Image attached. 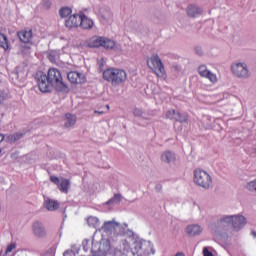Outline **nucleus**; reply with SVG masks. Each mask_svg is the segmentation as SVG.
<instances>
[{
    "instance_id": "1",
    "label": "nucleus",
    "mask_w": 256,
    "mask_h": 256,
    "mask_svg": "<svg viewBox=\"0 0 256 256\" xmlns=\"http://www.w3.org/2000/svg\"><path fill=\"white\" fill-rule=\"evenodd\" d=\"M37 83L42 93H49L52 87L56 91H67V85L63 82L61 70L57 68H50L47 74L40 73L37 78Z\"/></svg>"
},
{
    "instance_id": "2",
    "label": "nucleus",
    "mask_w": 256,
    "mask_h": 256,
    "mask_svg": "<svg viewBox=\"0 0 256 256\" xmlns=\"http://www.w3.org/2000/svg\"><path fill=\"white\" fill-rule=\"evenodd\" d=\"M151 256L155 255V246L153 242L134 237L131 245L124 248L123 251H115L113 256Z\"/></svg>"
},
{
    "instance_id": "3",
    "label": "nucleus",
    "mask_w": 256,
    "mask_h": 256,
    "mask_svg": "<svg viewBox=\"0 0 256 256\" xmlns=\"http://www.w3.org/2000/svg\"><path fill=\"white\" fill-rule=\"evenodd\" d=\"M82 247L84 251H91L93 256H113L111 253V242L109 239H102L99 242L93 240L84 239L82 242Z\"/></svg>"
},
{
    "instance_id": "4",
    "label": "nucleus",
    "mask_w": 256,
    "mask_h": 256,
    "mask_svg": "<svg viewBox=\"0 0 256 256\" xmlns=\"http://www.w3.org/2000/svg\"><path fill=\"white\" fill-rule=\"evenodd\" d=\"M128 227L129 226L127 224L121 225V223L119 222L116 223V231L114 232V234L117 237H126V238L120 241L119 248H112L110 246V253L112 255L115 254V251H123L124 249H127L129 245H131V242L133 241L135 234L133 233V231L129 230Z\"/></svg>"
},
{
    "instance_id": "5",
    "label": "nucleus",
    "mask_w": 256,
    "mask_h": 256,
    "mask_svg": "<svg viewBox=\"0 0 256 256\" xmlns=\"http://www.w3.org/2000/svg\"><path fill=\"white\" fill-rule=\"evenodd\" d=\"M103 79L111 85H121L127 81V72L117 68H108L103 72Z\"/></svg>"
},
{
    "instance_id": "6",
    "label": "nucleus",
    "mask_w": 256,
    "mask_h": 256,
    "mask_svg": "<svg viewBox=\"0 0 256 256\" xmlns=\"http://www.w3.org/2000/svg\"><path fill=\"white\" fill-rule=\"evenodd\" d=\"M194 183L198 185V187H202V189H211L213 178H211V175H209L207 171L196 169L194 171Z\"/></svg>"
},
{
    "instance_id": "7",
    "label": "nucleus",
    "mask_w": 256,
    "mask_h": 256,
    "mask_svg": "<svg viewBox=\"0 0 256 256\" xmlns=\"http://www.w3.org/2000/svg\"><path fill=\"white\" fill-rule=\"evenodd\" d=\"M147 65L149 69L154 71L157 77H165V66H163V62H161V58H159V56H151L147 60Z\"/></svg>"
},
{
    "instance_id": "8",
    "label": "nucleus",
    "mask_w": 256,
    "mask_h": 256,
    "mask_svg": "<svg viewBox=\"0 0 256 256\" xmlns=\"http://www.w3.org/2000/svg\"><path fill=\"white\" fill-rule=\"evenodd\" d=\"M225 221L227 225H232L235 231H240V229H243L247 225V218L243 215L226 216Z\"/></svg>"
},
{
    "instance_id": "9",
    "label": "nucleus",
    "mask_w": 256,
    "mask_h": 256,
    "mask_svg": "<svg viewBox=\"0 0 256 256\" xmlns=\"http://www.w3.org/2000/svg\"><path fill=\"white\" fill-rule=\"evenodd\" d=\"M50 180L54 185H57L58 189L62 193H69V189H71V181L67 178H59L57 176H50Z\"/></svg>"
},
{
    "instance_id": "10",
    "label": "nucleus",
    "mask_w": 256,
    "mask_h": 256,
    "mask_svg": "<svg viewBox=\"0 0 256 256\" xmlns=\"http://www.w3.org/2000/svg\"><path fill=\"white\" fill-rule=\"evenodd\" d=\"M212 231L218 239L225 235V216L220 217L214 222Z\"/></svg>"
},
{
    "instance_id": "11",
    "label": "nucleus",
    "mask_w": 256,
    "mask_h": 256,
    "mask_svg": "<svg viewBox=\"0 0 256 256\" xmlns=\"http://www.w3.org/2000/svg\"><path fill=\"white\" fill-rule=\"evenodd\" d=\"M186 15L190 19H197L203 15V8L197 4H189L186 8Z\"/></svg>"
},
{
    "instance_id": "12",
    "label": "nucleus",
    "mask_w": 256,
    "mask_h": 256,
    "mask_svg": "<svg viewBox=\"0 0 256 256\" xmlns=\"http://www.w3.org/2000/svg\"><path fill=\"white\" fill-rule=\"evenodd\" d=\"M67 77L70 83H73L74 85H81L87 82V77H85V74L81 72H77V71L69 72Z\"/></svg>"
},
{
    "instance_id": "13",
    "label": "nucleus",
    "mask_w": 256,
    "mask_h": 256,
    "mask_svg": "<svg viewBox=\"0 0 256 256\" xmlns=\"http://www.w3.org/2000/svg\"><path fill=\"white\" fill-rule=\"evenodd\" d=\"M102 47L104 49L116 51L118 53H123V46L121 45V43L113 41V40H111L109 38H106V37H104Z\"/></svg>"
},
{
    "instance_id": "14",
    "label": "nucleus",
    "mask_w": 256,
    "mask_h": 256,
    "mask_svg": "<svg viewBox=\"0 0 256 256\" xmlns=\"http://www.w3.org/2000/svg\"><path fill=\"white\" fill-rule=\"evenodd\" d=\"M232 72L236 77H249V69L247 68V64L237 63L232 65Z\"/></svg>"
},
{
    "instance_id": "15",
    "label": "nucleus",
    "mask_w": 256,
    "mask_h": 256,
    "mask_svg": "<svg viewBox=\"0 0 256 256\" xmlns=\"http://www.w3.org/2000/svg\"><path fill=\"white\" fill-rule=\"evenodd\" d=\"M160 161L164 163V165H174V163L177 161V154H175L173 151L166 150L162 152Z\"/></svg>"
},
{
    "instance_id": "16",
    "label": "nucleus",
    "mask_w": 256,
    "mask_h": 256,
    "mask_svg": "<svg viewBox=\"0 0 256 256\" xmlns=\"http://www.w3.org/2000/svg\"><path fill=\"white\" fill-rule=\"evenodd\" d=\"M96 14L103 25H107V23H111V21H113V13H111L107 8H100L96 11Z\"/></svg>"
},
{
    "instance_id": "17",
    "label": "nucleus",
    "mask_w": 256,
    "mask_h": 256,
    "mask_svg": "<svg viewBox=\"0 0 256 256\" xmlns=\"http://www.w3.org/2000/svg\"><path fill=\"white\" fill-rule=\"evenodd\" d=\"M79 27L85 31H91L95 27V21H93L89 16L80 12V24Z\"/></svg>"
},
{
    "instance_id": "18",
    "label": "nucleus",
    "mask_w": 256,
    "mask_h": 256,
    "mask_svg": "<svg viewBox=\"0 0 256 256\" xmlns=\"http://www.w3.org/2000/svg\"><path fill=\"white\" fill-rule=\"evenodd\" d=\"M81 21V13L72 14L65 20V27L68 29H77L79 27Z\"/></svg>"
},
{
    "instance_id": "19",
    "label": "nucleus",
    "mask_w": 256,
    "mask_h": 256,
    "mask_svg": "<svg viewBox=\"0 0 256 256\" xmlns=\"http://www.w3.org/2000/svg\"><path fill=\"white\" fill-rule=\"evenodd\" d=\"M198 73L200 77H204L205 79H209L210 83H217V75L213 74L207 66L201 65L198 67Z\"/></svg>"
},
{
    "instance_id": "20",
    "label": "nucleus",
    "mask_w": 256,
    "mask_h": 256,
    "mask_svg": "<svg viewBox=\"0 0 256 256\" xmlns=\"http://www.w3.org/2000/svg\"><path fill=\"white\" fill-rule=\"evenodd\" d=\"M32 231L35 237H38V239H43L47 235V231H45V226H43V223L36 221L33 223Z\"/></svg>"
},
{
    "instance_id": "21",
    "label": "nucleus",
    "mask_w": 256,
    "mask_h": 256,
    "mask_svg": "<svg viewBox=\"0 0 256 256\" xmlns=\"http://www.w3.org/2000/svg\"><path fill=\"white\" fill-rule=\"evenodd\" d=\"M186 233L190 237H195L197 235H201L203 233V227L199 224H191L186 227Z\"/></svg>"
},
{
    "instance_id": "22",
    "label": "nucleus",
    "mask_w": 256,
    "mask_h": 256,
    "mask_svg": "<svg viewBox=\"0 0 256 256\" xmlns=\"http://www.w3.org/2000/svg\"><path fill=\"white\" fill-rule=\"evenodd\" d=\"M103 41H104V37L94 36L88 40L87 45L91 49H97L99 47H103Z\"/></svg>"
},
{
    "instance_id": "23",
    "label": "nucleus",
    "mask_w": 256,
    "mask_h": 256,
    "mask_svg": "<svg viewBox=\"0 0 256 256\" xmlns=\"http://www.w3.org/2000/svg\"><path fill=\"white\" fill-rule=\"evenodd\" d=\"M116 229H117V221L115 220L106 221L102 226V231H104V233H107V235H111L113 231L115 233Z\"/></svg>"
},
{
    "instance_id": "24",
    "label": "nucleus",
    "mask_w": 256,
    "mask_h": 256,
    "mask_svg": "<svg viewBox=\"0 0 256 256\" xmlns=\"http://www.w3.org/2000/svg\"><path fill=\"white\" fill-rule=\"evenodd\" d=\"M18 37L22 43H31L33 32L31 30H22L18 32Z\"/></svg>"
},
{
    "instance_id": "25",
    "label": "nucleus",
    "mask_w": 256,
    "mask_h": 256,
    "mask_svg": "<svg viewBox=\"0 0 256 256\" xmlns=\"http://www.w3.org/2000/svg\"><path fill=\"white\" fill-rule=\"evenodd\" d=\"M75 123H77V116L73 114H66L64 118V127L66 129H71V127H75Z\"/></svg>"
},
{
    "instance_id": "26",
    "label": "nucleus",
    "mask_w": 256,
    "mask_h": 256,
    "mask_svg": "<svg viewBox=\"0 0 256 256\" xmlns=\"http://www.w3.org/2000/svg\"><path fill=\"white\" fill-rule=\"evenodd\" d=\"M85 221L88 227H91L92 229H97L101 225V221L96 216H88Z\"/></svg>"
},
{
    "instance_id": "27",
    "label": "nucleus",
    "mask_w": 256,
    "mask_h": 256,
    "mask_svg": "<svg viewBox=\"0 0 256 256\" xmlns=\"http://www.w3.org/2000/svg\"><path fill=\"white\" fill-rule=\"evenodd\" d=\"M44 207H46L47 211H57L59 203L57 200L48 199L44 202Z\"/></svg>"
},
{
    "instance_id": "28",
    "label": "nucleus",
    "mask_w": 256,
    "mask_h": 256,
    "mask_svg": "<svg viewBox=\"0 0 256 256\" xmlns=\"http://www.w3.org/2000/svg\"><path fill=\"white\" fill-rule=\"evenodd\" d=\"M71 13H73V9L70 7H62L59 10V15L62 19H69V17H71Z\"/></svg>"
},
{
    "instance_id": "29",
    "label": "nucleus",
    "mask_w": 256,
    "mask_h": 256,
    "mask_svg": "<svg viewBox=\"0 0 256 256\" xmlns=\"http://www.w3.org/2000/svg\"><path fill=\"white\" fill-rule=\"evenodd\" d=\"M0 47L4 49V51H9V40L7 36L3 33H0Z\"/></svg>"
},
{
    "instance_id": "30",
    "label": "nucleus",
    "mask_w": 256,
    "mask_h": 256,
    "mask_svg": "<svg viewBox=\"0 0 256 256\" xmlns=\"http://www.w3.org/2000/svg\"><path fill=\"white\" fill-rule=\"evenodd\" d=\"M21 137H23V134L21 133L10 134L6 137V141L8 143H15L16 141H19Z\"/></svg>"
},
{
    "instance_id": "31",
    "label": "nucleus",
    "mask_w": 256,
    "mask_h": 256,
    "mask_svg": "<svg viewBox=\"0 0 256 256\" xmlns=\"http://www.w3.org/2000/svg\"><path fill=\"white\" fill-rule=\"evenodd\" d=\"M17 249V243L11 242L7 245L5 253L3 256H11V253Z\"/></svg>"
},
{
    "instance_id": "32",
    "label": "nucleus",
    "mask_w": 256,
    "mask_h": 256,
    "mask_svg": "<svg viewBox=\"0 0 256 256\" xmlns=\"http://www.w3.org/2000/svg\"><path fill=\"white\" fill-rule=\"evenodd\" d=\"M121 202V195L116 194L113 198L106 202V205H119Z\"/></svg>"
},
{
    "instance_id": "33",
    "label": "nucleus",
    "mask_w": 256,
    "mask_h": 256,
    "mask_svg": "<svg viewBox=\"0 0 256 256\" xmlns=\"http://www.w3.org/2000/svg\"><path fill=\"white\" fill-rule=\"evenodd\" d=\"M175 121H179L180 123H185L187 121V116L182 115L181 113L177 112L176 117H175Z\"/></svg>"
},
{
    "instance_id": "34",
    "label": "nucleus",
    "mask_w": 256,
    "mask_h": 256,
    "mask_svg": "<svg viewBox=\"0 0 256 256\" xmlns=\"http://www.w3.org/2000/svg\"><path fill=\"white\" fill-rule=\"evenodd\" d=\"M203 256H213V248L212 247H204L202 250Z\"/></svg>"
},
{
    "instance_id": "35",
    "label": "nucleus",
    "mask_w": 256,
    "mask_h": 256,
    "mask_svg": "<svg viewBox=\"0 0 256 256\" xmlns=\"http://www.w3.org/2000/svg\"><path fill=\"white\" fill-rule=\"evenodd\" d=\"M165 117L166 119H175L177 117V112H175V110H168Z\"/></svg>"
},
{
    "instance_id": "36",
    "label": "nucleus",
    "mask_w": 256,
    "mask_h": 256,
    "mask_svg": "<svg viewBox=\"0 0 256 256\" xmlns=\"http://www.w3.org/2000/svg\"><path fill=\"white\" fill-rule=\"evenodd\" d=\"M59 59V55H57V52H52L49 54V60L51 63H57V60Z\"/></svg>"
},
{
    "instance_id": "37",
    "label": "nucleus",
    "mask_w": 256,
    "mask_h": 256,
    "mask_svg": "<svg viewBox=\"0 0 256 256\" xmlns=\"http://www.w3.org/2000/svg\"><path fill=\"white\" fill-rule=\"evenodd\" d=\"M248 191H256V179L247 184Z\"/></svg>"
},
{
    "instance_id": "38",
    "label": "nucleus",
    "mask_w": 256,
    "mask_h": 256,
    "mask_svg": "<svg viewBox=\"0 0 256 256\" xmlns=\"http://www.w3.org/2000/svg\"><path fill=\"white\" fill-rule=\"evenodd\" d=\"M11 79H17L20 82L25 81V77H23V76L20 77L19 73H17V72H14L11 74Z\"/></svg>"
},
{
    "instance_id": "39",
    "label": "nucleus",
    "mask_w": 256,
    "mask_h": 256,
    "mask_svg": "<svg viewBox=\"0 0 256 256\" xmlns=\"http://www.w3.org/2000/svg\"><path fill=\"white\" fill-rule=\"evenodd\" d=\"M133 115L134 117H143V110H141L140 108H134Z\"/></svg>"
},
{
    "instance_id": "40",
    "label": "nucleus",
    "mask_w": 256,
    "mask_h": 256,
    "mask_svg": "<svg viewBox=\"0 0 256 256\" xmlns=\"http://www.w3.org/2000/svg\"><path fill=\"white\" fill-rule=\"evenodd\" d=\"M42 7H44V9H51V1L50 0H43L42 1Z\"/></svg>"
},
{
    "instance_id": "41",
    "label": "nucleus",
    "mask_w": 256,
    "mask_h": 256,
    "mask_svg": "<svg viewBox=\"0 0 256 256\" xmlns=\"http://www.w3.org/2000/svg\"><path fill=\"white\" fill-rule=\"evenodd\" d=\"M98 65H99V69L101 71H103V67H105V58H99L98 59Z\"/></svg>"
},
{
    "instance_id": "42",
    "label": "nucleus",
    "mask_w": 256,
    "mask_h": 256,
    "mask_svg": "<svg viewBox=\"0 0 256 256\" xmlns=\"http://www.w3.org/2000/svg\"><path fill=\"white\" fill-rule=\"evenodd\" d=\"M64 256H77V254L73 250H67L64 252Z\"/></svg>"
},
{
    "instance_id": "43",
    "label": "nucleus",
    "mask_w": 256,
    "mask_h": 256,
    "mask_svg": "<svg viewBox=\"0 0 256 256\" xmlns=\"http://www.w3.org/2000/svg\"><path fill=\"white\" fill-rule=\"evenodd\" d=\"M5 101V92H0V105Z\"/></svg>"
},
{
    "instance_id": "44",
    "label": "nucleus",
    "mask_w": 256,
    "mask_h": 256,
    "mask_svg": "<svg viewBox=\"0 0 256 256\" xmlns=\"http://www.w3.org/2000/svg\"><path fill=\"white\" fill-rule=\"evenodd\" d=\"M209 119H206V125H204L205 129H211L213 126L209 124Z\"/></svg>"
},
{
    "instance_id": "45",
    "label": "nucleus",
    "mask_w": 256,
    "mask_h": 256,
    "mask_svg": "<svg viewBox=\"0 0 256 256\" xmlns=\"http://www.w3.org/2000/svg\"><path fill=\"white\" fill-rule=\"evenodd\" d=\"M2 141H5V135L0 133V143H2Z\"/></svg>"
},
{
    "instance_id": "46",
    "label": "nucleus",
    "mask_w": 256,
    "mask_h": 256,
    "mask_svg": "<svg viewBox=\"0 0 256 256\" xmlns=\"http://www.w3.org/2000/svg\"><path fill=\"white\" fill-rule=\"evenodd\" d=\"M251 234L253 235L254 239H256V232L252 231Z\"/></svg>"
},
{
    "instance_id": "47",
    "label": "nucleus",
    "mask_w": 256,
    "mask_h": 256,
    "mask_svg": "<svg viewBox=\"0 0 256 256\" xmlns=\"http://www.w3.org/2000/svg\"><path fill=\"white\" fill-rule=\"evenodd\" d=\"M24 49H29V47L28 46H24Z\"/></svg>"
},
{
    "instance_id": "48",
    "label": "nucleus",
    "mask_w": 256,
    "mask_h": 256,
    "mask_svg": "<svg viewBox=\"0 0 256 256\" xmlns=\"http://www.w3.org/2000/svg\"><path fill=\"white\" fill-rule=\"evenodd\" d=\"M14 83H15L16 85H18V82H17V81H14Z\"/></svg>"
},
{
    "instance_id": "49",
    "label": "nucleus",
    "mask_w": 256,
    "mask_h": 256,
    "mask_svg": "<svg viewBox=\"0 0 256 256\" xmlns=\"http://www.w3.org/2000/svg\"><path fill=\"white\" fill-rule=\"evenodd\" d=\"M106 107H107V109H109V105H107Z\"/></svg>"
},
{
    "instance_id": "50",
    "label": "nucleus",
    "mask_w": 256,
    "mask_h": 256,
    "mask_svg": "<svg viewBox=\"0 0 256 256\" xmlns=\"http://www.w3.org/2000/svg\"><path fill=\"white\" fill-rule=\"evenodd\" d=\"M0 213H1V204H0Z\"/></svg>"
},
{
    "instance_id": "51",
    "label": "nucleus",
    "mask_w": 256,
    "mask_h": 256,
    "mask_svg": "<svg viewBox=\"0 0 256 256\" xmlns=\"http://www.w3.org/2000/svg\"><path fill=\"white\" fill-rule=\"evenodd\" d=\"M0 153H1V149H0Z\"/></svg>"
}]
</instances>
